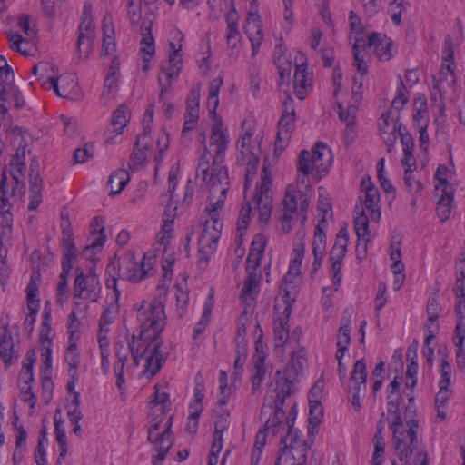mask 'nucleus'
Here are the masks:
<instances>
[{
    "label": "nucleus",
    "instance_id": "45",
    "mask_svg": "<svg viewBox=\"0 0 465 465\" xmlns=\"http://www.w3.org/2000/svg\"><path fill=\"white\" fill-rule=\"evenodd\" d=\"M453 198L452 190L441 188V194L436 206V213L440 222H446L450 217Z\"/></svg>",
    "mask_w": 465,
    "mask_h": 465
},
{
    "label": "nucleus",
    "instance_id": "32",
    "mask_svg": "<svg viewBox=\"0 0 465 465\" xmlns=\"http://www.w3.org/2000/svg\"><path fill=\"white\" fill-rule=\"evenodd\" d=\"M199 100L200 92L198 89L191 91L186 100V112L184 114V123L183 128V134L192 131L197 125L199 120Z\"/></svg>",
    "mask_w": 465,
    "mask_h": 465
},
{
    "label": "nucleus",
    "instance_id": "2",
    "mask_svg": "<svg viewBox=\"0 0 465 465\" xmlns=\"http://www.w3.org/2000/svg\"><path fill=\"white\" fill-rule=\"evenodd\" d=\"M172 406L167 382L162 381L154 386L145 406L153 465H161L173 445L172 420L166 417Z\"/></svg>",
    "mask_w": 465,
    "mask_h": 465
},
{
    "label": "nucleus",
    "instance_id": "55",
    "mask_svg": "<svg viewBox=\"0 0 465 465\" xmlns=\"http://www.w3.org/2000/svg\"><path fill=\"white\" fill-rule=\"evenodd\" d=\"M404 371L403 351L396 349L388 366L389 378H401Z\"/></svg>",
    "mask_w": 465,
    "mask_h": 465
},
{
    "label": "nucleus",
    "instance_id": "25",
    "mask_svg": "<svg viewBox=\"0 0 465 465\" xmlns=\"http://www.w3.org/2000/svg\"><path fill=\"white\" fill-rule=\"evenodd\" d=\"M63 98L77 100L81 97L77 79L74 74H66L57 77L54 82H49V88Z\"/></svg>",
    "mask_w": 465,
    "mask_h": 465
},
{
    "label": "nucleus",
    "instance_id": "42",
    "mask_svg": "<svg viewBox=\"0 0 465 465\" xmlns=\"http://www.w3.org/2000/svg\"><path fill=\"white\" fill-rule=\"evenodd\" d=\"M0 102L2 104H11L14 102L15 106L20 108L24 106L25 100L17 87L14 84V81H10L3 85H0Z\"/></svg>",
    "mask_w": 465,
    "mask_h": 465
},
{
    "label": "nucleus",
    "instance_id": "20",
    "mask_svg": "<svg viewBox=\"0 0 465 465\" xmlns=\"http://www.w3.org/2000/svg\"><path fill=\"white\" fill-rule=\"evenodd\" d=\"M101 292V284L95 274L84 275L83 272L77 273L74 282V297L97 302Z\"/></svg>",
    "mask_w": 465,
    "mask_h": 465
},
{
    "label": "nucleus",
    "instance_id": "7",
    "mask_svg": "<svg viewBox=\"0 0 465 465\" xmlns=\"http://www.w3.org/2000/svg\"><path fill=\"white\" fill-rule=\"evenodd\" d=\"M267 242L265 235L258 233L253 237L246 260V276L242 282L240 300L244 305L243 312L252 311L260 293L262 271L261 261Z\"/></svg>",
    "mask_w": 465,
    "mask_h": 465
},
{
    "label": "nucleus",
    "instance_id": "46",
    "mask_svg": "<svg viewBox=\"0 0 465 465\" xmlns=\"http://www.w3.org/2000/svg\"><path fill=\"white\" fill-rule=\"evenodd\" d=\"M295 257L292 260L288 272L284 276L285 284L294 283L301 275L302 262L303 259L304 246L299 245L294 249Z\"/></svg>",
    "mask_w": 465,
    "mask_h": 465
},
{
    "label": "nucleus",
    "instance_id": "59",
    "mask_svg": "<svg viewBox=\"0 0 465 465\" xmlns=\"http://www.w3.org/2000/svg\"><path fill=\"white\" fill-rule=\"evenodd\" d=\"M63 248H64V259L70 260L76 255V248L74 243L73 232L70 228V224L67 227H63Z\"/></svg>",
    "mask_w": 465,
    "mask_h": 465
},
{
    "label": "nucleus",
    "instance_id": "51",
    "mask_svg": "<svg viewBox=\"0 0 465 465\" xmlns=\"http://www.w3.org/2000/svg\"><path fill=\"white\" fill-rule=\"evenodd\" d=\"M218 238L215 237L208 229H203L202 233L200 235L198 243H199V252L209 258L210 254L213 252L216 249L218 243Z\"/></svg>",
    "mask_w": 465,
    "mask_h": 465
},
{
    "label": "nucleus",
    "instance_id": "5",
    "mask_svg": "<svg viewBox=\"0 0 465 465\" xmlns=\"http://www.w3.org/2000/svg\"><path fill=\"white\" fill-rule=\"evenodd\" d=\"M311 173L298 172L294 183L289 184L282 200V230L290 232L296 223L302 226L306 221V212L312 196Z\"/></svg>",
    "mask_w": 465,
    "mask_h": 465
},
{
    "label": "nucleus",
    "instance_id": "62",
    "mask_svg": "<svg viewBox=\"0 0 465 465\" xmlns=\"http://www.w3.org/2000/svg\"><path fill=\"white\" fill-rule=\"evenodd\" d=\"M339 117L342 122H346V133H354V124L357 113V107L354 105L344 109L341 104L338 105Z\"/></svg>",
    "mask_w": 465,
    "mask_h": 465
},
{
    "label": "nucleus",
    "instance_id": "16",
    "mask_svg": "<svg viewBox=\"0 0 465 465\" xmlns=\"http://www.w3.org/2000/svg\"><path fill=\"white\" fill-rule=\"evenodd\" d=\"M95 35V25L92 17V5L85 4L83 9V17L79 25L77 39V49L80 56H88L93 50Z\"/></svg>",
    "mask_w": 465,
    "mask_h": 465
},
{
    "label": "nucleus",
    "instance_id": "15",
    "mask_svg": "<svg viewBox=\"0 0 465 465\" xmlns=\"http://www.w3.org/2000/svg\"><path fill=\"white\" fill-rule=\"evenodd\" d=\"M223 163H214L208 170V177L203 180L200 177L208 186L209 196L207 204H213L219 201L221 205L224 204L225 195L230 187V180L227 168L222 164Z\"/></svg>",
    "mask_w": 465,
    "mask_h": 465
},
{
    "label": "nucleus",
    "instance_id": "56",
    "mask_svg": "<svg viewBox=\"0 0 465 465\" xmlns=\"http://www.w3.org/2000/svg\"><path fill=\"white\" fill-rule=\"evenodd\" d=\"M64 358L68 364V374L72 378H74L77 374V369L80 364V355L77 351V343L68 342Z\"/></svg>",
    "mask_w": 465,
    "mask_h": 465
},
{
    "label": "nucleus",
    "instance_id": "36",
    "mask_svg": "<svg viewBox=\"0 0 465 465\" xmlns=\"http://www.w3.org/2000/svg\"><path fill=\"white\" fill-rule=\"evenodd\" d=\"M367 45L374 48L375 55L383 61H388L391 57V42L386 35L372 32L368 36Z\"/></svg>",
    "mask_w": 465,
    "mask_h": 465
},
{
    "label": "nucleus",
    "instance_id": "53",
    "mask_svg": "<svg viewBox=\"0 0 465 465\" xmlns=\"http://www.w3.org/2000/svg\"><path fill=\"white\" fill-rule=\"evenodd\" d=\"M152 23H143L141 26L142 30V40H141V52L144 54V56L152 58L154 54V40L151 34Z\"/></svg>",
    "mask_w": 465,
    "mask_h": 465
},
{
    "label": "nucleus",
    "instance_id": "1",
    "mask_svg": "<svg viewBox=\"0 0 465 465\" xmlns=\"http://www.w3.org/2000/svg\"><path fill=\"white\" fill-rule=\"evenodd\" d=\"M325 395V383L318 380L308 392V440H304L301 431L293 426L298 414L297 404L292 405L286 419L288 434L282 439L277 465H305L307 451L320 431L324 416L322 400Z\"/></svg>",
    "mask_w": 465,
    "mask_h": 465
},
{
    "label": "nucleus",
    "instance_id": "19",
    "mask_svg": "<svg viewBox=\"0 0 465 465\" xmlns=\"http://www.w3.org/2000/svg\"><path fill=\"white\" fill-rule=\"evenodd\" d=\"M409 460L412 465H428L429 461L420 438V428L414 417L409 418Z\"/></svg>",
    "mask_w": 465,
    "mask_h": 465
},
{
    "label": "nucleus",
    "instance_id": "28",
    "mask_svg": "<svg viewBox=\"0 0 465 465\" xmlns=\"http://www.w3.org/2000/svg\"><path fill=\"white\" fill-rule=\"evenodd\" d=\"M11 175L15 181V186L12 189V197L22 199L25 193V183L21 178L24 176L25 170V163L24 153L22 155L15 154L10 163Z\"/></svg>",
    "mask_w": 465,
    "mask_h": 465
},
{
    "label": "nucleus",
    "instance_id": "57",
    "mask_svg": "<svg viewBox=\"0 0 465 465\" xmlns=\"http://www.w3.org/2000/svg\"><path fill=\"white\" fill-rule=\"evenodd\" d=\"M223 85V77L218 76L214 78L209 84V95L207 99V107L210 114H215L219 105V91Z\"/></svg>",
    "mask_w": 465,
    "mask_h": 465
},
{
    "label": "nucleus",
    "instance_id": "52",
    "mask_svg": "<svg viewBox=\"0 0 465 465\" xmlns=\"http://www.w3.org/2000/svg\"><path fill=\"white\" fill-rule=\"evenodd\" d=\"M308 361L305 356L301 354H293L291 361L286 368V378H295L302 376L307 368Z\"/></svg>",
    "mask_w": 465,
    "mask_h": 465
},
{
    "label": "nucleus",
    "instance_id": "8",
    "mask_svg": "<svg viewBox=\"0 0 465 465\" xmlns=\"http://www.w3.org/2000/svg\"><path fill=\"white\" fill-rule=\"evenodd\" d=\"M272 182V170L270 166L263 164L262 168L261 180L257 183L255 193L251 201L245 202L239 213L238 230H245L252 215L258 214L259 222L267 223L271 218L272 209V197L270 195V188Z\"/></svg>",
    "mask_w": 465,
    "mask_h": 465
},
{
    "label": "nucleus",
    "instance_id": "48",
    "mask_svg": "<svg viewBox=\"0 0 465 465\" xmlns=\"http://www.w3.org/2000/svg\"><path fill=\"white\" fill-rule=\"evenodd\" d=\"M351 342V327L347 322L341 325L337 334V352L336 359L339 361L340 370L341 371V360Z\"/></svg>",
    "mask_w": 465,
    "mask_h": 465
},
{
    "label": "nucleus",
    "instance_id": "3",
    "mask_svg": "<svg viewBox=\"0 0 465 465\" xmlns=\"http://www.w3.org/2000/svg\"><path fill=\"white\" fill-rule=\"evenodd\" d=\"M292 380H272L269 384L261 413L264 425L255 436L253 448L263 450L271 435L288 431L287 423L283 422L284 412L282 406L285 398L292 392Z\"/></svg>",
    "mask_w": 465,
    "mask_h": 465
},
{
    "label": "nucleus",
    "instance_id": "23",
    "mask_svg": "<svg viewBox=\"0 0 465 465\" xmlns=\"http://www.w3.org/2000/svg\"><path fill=\"white\" fill-rule=\"evenodd\" d=\"M74 381H69L67 384L68 394L65 401L57 408L56 411L61 408L62 415L64 412L67 414L70 421L74 424V431L77 434L81 430L79 421L82 419V413L79 408V393L74 391ZM62 420H64L63 418Z\"/></svg>",
    "mask_w": 465,
    "mask_h": 465
},
{
    "label": "nucleus",
    "instance_id": "47",
    "mask_svg": "<svg viewBox=\"0 0 465 465\" xmlns=\"http://www.w3.org/2000/svg\"><path fill=\"white\" fill-rule=\"evenodd\" d=\"M130 180L129 173L124 169L114 171L109 177L107 185L110 188V195L120 193Z\"/></svg>",
    "mask_w": 465,
    "mask_h": 465
},
{
    "label": "nucleus",
    "instance_id": "38",
    "mask_svg": "<svg viewBox=\"0 0 465 465\" xmlns=\"http://www.w3.org/2000/svg\"><path fill=\"white\" fill-rule=\"evenodd\" d=\"M214 432L213 440H220L223 443V433L230 426V411L225 406L216 405L213 410Z\"/></svg>",
    "mask_w": 465,
    "mask_h": 465
},
{
    "label": "nucleus",
    "instance_id": "39",
    "mask_svg": "<svg viewBox=\"0 0 465 465\" xmlns=\"http://www.w3.org/2000/svg\"><path fill=\"white\" fill-rule=\"evenodd\" d=\"M450 394V380H440L439 391L435 398V409L440 420H444L447 417V402Z\"/></svg>",
    "mask_w": 465,
    "mask_h": 465
},
{
    "label": "nucleus",
    "instance_id": "29",
    "mask_svg": "<svg viewBox=\"0 0 465 465\" xmlns=\"http://www.w3.org/2000/svg\"><path fill=\"white\" fill-rule=\"evenodd\" d=\"M147 342L143 343V346L145 347L144 351H141V353H134V351H131L134 361L135 364H139V361L142 359H144L145 362L143 365V374L148 375L150 377H153L157 374L161 368V361L160 354H159V349L156 350H149L146 346Z\"/></svg>",
    "mask_w": 465,
    "mask_h": 465
},
{
    "label": "nucleus",
    "instance_id": "6",
    "mask_svg": "<svg viewBox=\"0 0 465 465\" xmlns=\"http://www.w3.org/2000/svg\"><path fill=\"white\" fill-rule=\"evenodd\" d=\"M361 191L363 196L361 197V203L355 206L354 228L358 237L357 254L365 256L367 244L371 241L369 219L377 223L381 219L380 193L370 177L361 180Z\"/></svg>",
    "mask_w": 465,
    "mask_h": 465
},
{
    "label": "nucleus",
    "instance_id": "21",
    "mask_svg": "<svg viewBox=\"0 0 465 465\" xmlns=\"http://www.w3.org/2000/svg\"><path fill=\"white\" fill-rule=\"evenodd\" d=\"M204 388L198 383L193 391V396L188 407V416L184 422V430L190 435H195L199 429L200 416L203 411Z\"/></svg>",
    "mask_w": 465,
    "mask_h": 465
},
{
    "label": "nucleus",
    "instance_id": "33",
    "mask_svg": "<svg viewBox=\"0 0 465 465\" xmlns=\"http://www.w3.org/2000/svg\"><path fill=\"white\" fill-rule=\"evenodd\" d=\"M244 32L252 44V55H255L263 39L262 20L259 15L252 13L249 15L244 25Z\"/></svg>",
    "mask_w": 465,
    "mask_h": 465
},
{
    "label": "nucleus",
    "instance_id": "37",
    "mask_svg": "<svg viewBox=\"0 0 465 465\" xmlns=\"http://www.w3.org/2000/svg\"><path fill=\"white\" fill-rule=\"evenodd\" d=\"M55 437L57 441L58 459L57 464L61 465L68 453L67 438L64 420H62V409L60 408L54 414Z\"/></svg>",
    "mask_w": 465,
    "mask_h": 465
},
{
    "label": "nucleus",
    "instance_id": "50",
    "mask_svg": "<svg viewBox=\"0 0 465 465\" xmlns=\"http://www.w3.org/2000/svg\"><path fill=\"white\" fill-rule=\"evenodd\" d=\"M10 47L16 50L24 56H32L36 53V45L25 40L18 34H12L9 35Z\"/></svg>",
    "mask_w": 465,
    "mask_h": 465
},
{
    "label": "nucleus",
    "instance_id": "18",
    "mask_svg": "<svg viewBox=\"0 0 465 465\" xmlns=\"http://www.w3.org/2000/svg\"><path fill=\"white\" fill-rule=\"evenodd\" d=\"M52 329H51V309L45 305L43 311V320L40 330V341L42 342V373L43 378H49L52 361H51V343H52Z\"/></svg>",
    "mask_w": 465,
    "mask_h": 465
},
{
    "label": "nucleus",
    "instance_id": "14",
    "mask_svg": "<svg viewBox=\"0 0 465 465\" xmlns=\"http://www.w3.org/2000/svg\"><path fill=\"white\" fill-rule=\"evenodd\" d=\"M242 161L246 165L245 191L251 185L256 173L261 155V146L258 137H254L252 129L246 130L238 142Z\"/></svg>",
    "mask_w": 465,
    "mask_h": 465
},
{
    "label": "nucleus",
    "instance_id": "24",
    "mask_svg": "<svg viewBox=\"0 0 465 465\" xmlns=\"http://www.w3.org/2000/svg\"><path fill=\"white\" fill-rule=\"evenodd\" d=\"M401 238L393 235L391 240L389 247L390 259L392 262L391 269L394 275L393 289L399 290L405 281V275L403 273L405 266L401 261Z\"/></svg>",
    "mask_w": 465,
    "mask_h": 465
},
{
    "label": "nucleus",
    "instance_id": "58",
    "mask_svg": "<svg viewBox=\"0 0 465 465\" xmlns=\"http://www.w3.org/2000/svg\"><path fill=\"white\" fill-rule=\"evenodd\" d=\"M253 378H263L266 375H271L272 369L265 364V355L263 351H260L259 345L256 346V353L253 355Z\"/></svg>",
    "mask_w": 465,
    "mask_h": 465
},
{
    "label": "nucleus",
    "instance_id": "31",
    "mask_svg": "<svg viewBox=\"0 0 465 465\" xmlns=\"http://www.w3.org/2000/svg\"><path fill=\"white\" fill-rule=\"evenodd\" d=\"M19 353V339L14 337L7 328L4 329L0 339V357L5 364L16 361Z\"/></svg>",
    "mask_w": 465,
    "mask_h": 465
},
{
    "label": "nucleus",
    "instance_id": "61",
    "mask_svg": "<svg viewBox=\"0 0 465 465\" xmlns=\"http://www.w3.org/2000/svg\"><path fill=\"white\" fill-rule=\"evenodd\" d=\"M373 443L374 451L371 458V465H382L385 453V440L381 431L374 435Z\"/></svg>",
    "mask_w": 465,
    "mask_h": 465
},
{
    "label": "nucleus",
    "instance_id": "49",
    "mask_svg": "<svg viewBox=\"0 0 465 465\" xmlns=\"http://www.w3.org/2000/svg\"><path fill=\"white\" fill-rule=\"evenodd\" d=\"M104 220L102 217H94L90 224L91 234L93 237L92 242L87 249H94L102 247L105 242L104 231Z\"/></svg>",
    "mask_w": 465,
    "mask_h": 465
},
{
    "label": "nucleus",
    "instance_id": "17",
    "mask_svg": "<svg viewBox=\"0 0 465 465\" xmlns=\"http://www.w3.org/2000/svg\"><path fill=\"white\" fill-rule=\"evenodd\" d=\"M292 98L288 96L283 102L284 110L278 123V132L275 141V151H283L288 145L295 126V110Z\"/></svg>",
    "mask_w": 465,
    "mask_h": 465
},
{
    "label": "nucleus",
    "instance_id": "11",
    "mask_svg": "<svg viewBox=\"0 0 465 465\" xmlns=\"http://www.w3.org/2000/svg\"><path fill=\"white\" fill-rule=\"evenodd\" d=\"M228 134L223 127L221 119H215L209 138V145H204V152L199 156L196 175L206 180L211 159L214 163H223L228 147Z\"/></svg>",
    "mask_w": 465,
    "mask_h": 465
},
{
    "label": "nucleus",
    "instance_id": "44",
    "mask_svg": "<svg viewBox=\"0 0 465 465\" xmlns=\"http://www.w3.org/2000/svg\"><path fill=\"white\" fill-rule=\"evenodd\" d=\"M32 73L39 77V80L43 79V87L45 89L49 88V82H54L57 78L56 67L49 62H40L32 68Z\"/></svg>",
    "mask_w": 465,
    "mask_h": 465
},
{
    "label": "nucleus",
    "instance_id": "12",
    "mask_svg": "<svg viewBox=\"0 0 465 465\" xmlns=\"http://www.w3.org/2000/svg\"><path fill=\"white\" fill-rule=\"evenodd\" d=\"M331 151L325 144L316 143L311 151L302 150L298 157L297 172L311 173L312 177L319 180L330 169Z\"/></svg>",
    "mask_w": 465,
    "mask_h": 465
},
{
    "label": "nucleus",
    "instance_id": "22",
    "mask_svg": "<svg viewBox=\"0 0 465 465\" xmlns=\"http://www.w3.org/2000/svg\"><path fill=\"white\" fill-rule=\"evenodd\" d=\"M413 111L412 117L413 125L417 128L420 134V141L425 143L429 141L427 128L429 125V113L427 98L424 94H417L413 99Z\"/></svg>",
    "mask_w": 465,
    "mask_h": 465
},
{
    "label": "nucleus",
    "instance_id": "34",
    "mask_svg": "<svg viewBox=\"0 0 465 465\" xmlns=\"http://www.w3.org/2000/svg\"><path fill=\"white\" fill-rule=\"evenodd\" d=\"M223 205L217 201L213 204H206L205 213L207 218L203 223V229H208L215 237L220 239L221 232L223 226L222 220V212Z\"/></svg>",
    "mask_w": 465,
    "mask_h": 465
},
{
    "label": "nucleus",
    "instance_id": "63",
    "mask_svg": "<svg viewBox=\"0 0 465 465\" xmlns=\"http://www.w3.org/2000/svg\"><path fill=\"white\" fill-rule=\"evenodd\" d=\"M81 321L76 315L75 311L68 315L67 332L69 334L68 342L77 343L80 338Z\"/></svg>",
    "mask_w": 465,
    "mask_h": 465
},
{
    "label": "nucleus",
    "instance_id": "35",
    "mask_svg": "<svg viewBox=\"0 0 465 465\" xmlns=\"http://www.w3.org/2000/svg\"><path fill=\"white\" fill-rule=\"evenodd\" d=\"M130 112L128 108L122 104L118 106L112 114L111 117V125L113 126V131L106 132V144L114 143V136L110 135L111 133H114L115 136L121 135L124 132V127L129 122Z\"/></svg>",
    "mask_w": 465,
    "mask_h": 465
},
{
    "label": "nucleus",
    "instance_id": "40",
    "mask_svg": "<svg viewBox=\"0 0 465 465\" xmlns=\"http://www.w3.org/2000/svg\"><path fill=\"white\" fill-rule=\"evenodd\" d=\"M293 78L294 93L300 100H303L307 94V86L310 85L309 73L304 63L296 66Z\"/></svg>",
    "mask_w": 465,
    "mask_h": 465
},
{
    "label": "nucleus",
    "instance_id": "43",
    "mask_svg": "<svg viewBox=\"0 0 465 465\" xmlns=\"http://www.w3.org/2000/svg\"><path fill=\"white\" fill-rule=\"evenodd\" d=\"M103 44L102 54H110L115 49L114 27L111 16L105 15L103 19Z\"/></svg>",
    "mask_w": 465,
    "mask_h": 465
},
{
    "label": "nucleus",
    "instance_id": "60",
    "mask_svg": "<svg viewBox=\"0 0 465 465\" xmlns=\"http://www.w3.org/2000/svg\"><path fill=\"white\" fill-rule=\"evenodd\" d=\"M130 343H131V341L128 342L126 347L124 344H120V343L117 344L115 353H116V357H117L118 361L114 366V373L116 375V378H123L124 375V362L128 359L129 352H131Z\"/></svg>",
    "mask_w": 465,
    "mask_h": 465
},
{
    "label": "nucleus",
    "instance_id": "41",
    "mask_svg": "<svg viewBox=\"0 0 465 465\" xmlns=\"http://www.w3.org/2000/svg\"><path fill=\"white\" fill-rule=\"evenodd\" d=\"M147 145L148 140H145V137H138L134 151L129 158L128 166L130 169L138 170L143 166L147 159Z\"/></svg>",
    "mask_w": 465,
    "mask_h": 465
},
{
    "label": "nucleus",
    "instance_id": "4",
    "mask_svg": "<svg viewBox=\"0 0 465 465\" xmlns=\"http://www.w3.org/2000/svg\"><path fill=\"white\" fill-rule=\"evenodd\" d=\"M137 320L140 324L138 336L133 335L130 348L134 353H141L146 349L156 350L162 345L161 333L165 327V313L163 305L159 301H153L149 304H143L137 311Z\"/></svg>",
    "mask_w": 465,
    "mask_h": 465
},
{
    "label": "nucleus",
    "instance_id": "54",
    "mask_svg": "<svg viewBox=\"0 0 465 465\" xmlns=\"http://www.w3.org/2000/svg\"><path fill=\"white\" fill-rule=\"evenodd\" d=\"M365 42L362 38H356L353 44V54L355 66L361 75L366 74L368 71V64L365 61Z\"/></svg>",
    "mask_w": 465,
    "mask_h": 465
},
{
    "label": "nucleus",
    "instance_id": "27",
    "mask_svg": "<svg viewBox=\"0 0 465 465\" xmlns=\"http://www.w3.org/2000/svg\"><path fill=\"white\" fill-rule=\"evenodd\" d=\"M288 293L282 298L283 302V311L275 316L273 321V332L276 346H282L289 336V318L292 312V305L285 299Z\"/></svg>",
    "mask_w": 465,
    "mask_h": 465
},
{
    "label": "nucleus",
    "instance_id": "30",
    "mask_svg": "<svg viewBox=\"0 0 465 465\" xmlns=\"http://www.w3.org/2000/svg\"><path fill=\"white\" fill-rule=\"evenodd\" d=\"M180 48L174 50L170 55L168 68H163L158 76L159 84L162 87L161 97L163 92L171 85L173 80L177 77L182 67V58L179 54Z\"/></svg>",
    "mask_w": 465,
    "mask_h": 465
},
{
    "label": "nucleus",
    "instance_id": "26",
    "mask_svg": "<svg viewBox=\"0 0 465 465\" xmlns=\"http://www.w3.org/2000/svg\"><path fill=\"white\" fill-rule=\"evenodd\" d=\"M239 15L234 8H232L225 15L227 24L226 43L230 49V55H237L240 51L242 35L239 30Z\"/></svg>",
    "mask_w": 465,
    "mask_h": 465
},
{
    "label": "nucleus",
    "instance_id": "9",
    "mask_svg": "<svg viewBox=\"0 0 465 465\" xmlns=\"http://www.w3.org/2000/svg\"><path fill=\"white\" fill-rule=\"evenodd\" d=\"M406 103L407 97L401 92L399 95L393 99L390 111L383 114L378 122L381 138L387 144L389 151H391V147L396 142L397 137L399 136L401 138L403 146V157L401 159V164L403 166L407 165V143L405 142L404 134L406 128L401 120L404 119L405 116Z\"/></svg>",
    "mask_w": 465,
    "mask_h": 465
},
{
    "label": "nucleus",
    "instance_id": "10",
    "mask_svg": "<svg viewBox=\"0 0 465 465\" xmlns=\"http://www.w3.org/2000/svg\"><path fill=\"white\" fill-rule=\"evenodd\" d=\"M399 388L398 381L392 380L389 387L388 415L395 451L400 459L403 460L407 457L406 408L402 405L400 409L401 401Z\"/></svg>",
    "mask_w": 465,
    "mask_h": 465
},
{
    "label": "nucleus",
    "instance_id": "64",
    "mask_svg": "<svg viewBox=\"0 0 465 465\" xmlns=\"http://www.w3.org/2000/svg\"><path fill=\"white\" fill-rule=\"evenodd\" d=\"M48 440L43 435L38 441L35 450V461L36 465H49L47 460Z\"/></svg>",
    "mask_w": 465,
    "mask_h": 465
},
{
    "label": "nucleus",
    "instance_id": "13",
    "mask_svg": "<svg viewBox=\"0 0 465 465\" xmlns=\"http://www.w3.org/2000/svg\"><path fill=\"white\" fill-rule=\"evenodd\" d=\"M157 256L147 252L142 260L135 258L134 252H126L120 259L119 270L131 282H136L152 276L156 272Z\"/></svg>",
    "mask_w": 465,
    "mask_h": 465
}]
</instances>
